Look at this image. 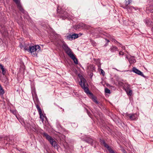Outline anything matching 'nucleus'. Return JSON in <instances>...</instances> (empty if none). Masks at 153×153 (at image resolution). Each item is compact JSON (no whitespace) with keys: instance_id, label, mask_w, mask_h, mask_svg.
I'll return each instance as SVG.
<instances>
[{"instance_id":"nucleus-1","label":"nucleus","mask_w":153,"mask_h":153,"mask_svg":"<svg viewBox=\"0 0 153 153\" xmlns=\"http://www.w3.org/2000/svg\"><path fill=\"white\" fill-rule=\"evenodd\" d=\"M43 135L50 142L52 146L54 148H58V145L57 142L51 136L46 133H44Z\"/></svg>"},{"instance_id":"nucleus-2","label":"nucleus","mask_w":153,"mask_h":153,"mask_svg":"<svg viewBox=\"0 0 153 153\" xmlns=\"http://www.w3.org/2000/svg\"><path fill=\"white\" fill-rule=\"evenodd\" d=\"M29 50L34 56H37V53L40 51V47L39 45L29 47Z\"/></svg>"},{"instance_id":"nucleus-3","label":"nucleus","mask_w":153,"mask_h":153,"mask_svg":"<svg viewBox=\"0 0 153 153\" xmlns=\"http://www.w3.org/2000/svg\"><path fill=\"white\" fill-rule=\"evenodd\" d=\"M79 84L83 89L84 91L87 94H91L89 91V89L87 86V84L86 80L83 78H80V82Z\"/></svg>"},{"instance_id":"nucleus-4","label":"nucleus","mask_w":153,"mask_h":153,"mask_svg":"<svg viewBox=\"0 0 153 153\" xmlns=\"http://www.w3.org/2000/svg\"><path fill=\"white\" fill-rule=\"evenodd\" d=\"M62 48L67 54L70 57L74 54L71 49L68 47V45L65 43H63Z\"/></svg>"},{"instance_id":"nucleus-5","label":"nucleus","mask_w":153,"mask_h":153,"mask_svg":"<svg viewBox=\"0 0 153 153\" xmlns=\"http://www.w3.org/2000/svg\"><path fill=\"white\" fill-rule=\"evenodd\" d=\"M13 1L16 3L17 5V8L19 9V10L21 11L22 13L27 15V13L22 8L20 3V1L19 0H13Z\"/></svg>"},{"instance_id":"nucleus-6","label":"nucleus","mask_w":153,"mask_h":153,"mask_svg":"<svg viewBox=\"0 0 153 153\" xmlns=\"http://www.w3.org/2000/svg\"><path fill=\"white\" fill-rule=\"evenodd\" d=\"M36 107L40 115V118L42 120V121L43 122L44 121V119L45 117L42 114V110L40 108L39 106L37 104L36 105Z\"/></svg>"},{"instance_id":"nucleus-7","label":"nucleus","mask_w":153,"mask_h":153,"mask_svg":"<svg viewBox=\"0 0 153 153\" xmlns=\"http://www.w3.org/2000/svg\"><path fill=\"white\" fill-rule=\"evenodd\" d=\"M127 116L132 120H136L137 118L138 114H128Z\"/></svg>"},{"instance_id":"nucleus-8","label":"nucleus","mask_w":153,"mask_h":153,"mask_svg":"<svg viewBox=\"0 0 153 153\" xmlns=\"http://www.w3.org/2000/svg\"><path fill=\"white\" fill-rule=\"evenodd\" d=\"M132 71L135 73L142 76H144L143 73L135 67H133V68Z\"/></svg>"},{"instance_id":"nucleus-9","label":"nucleus","mask_w":153,"mask_h":153,"mask_svg":"<svg viewBox=\"0 0 153 153\" xmlns=\"http://www.w3.org/2000/svg\"><path fill=\"white\" fill-rule=\"evenodd\" d=\"M78 35L77 34H74L72 35H70L67 36V38L70 40H71L73 39L77 38L78 37Z\"/></svg>"},{"instance_id":"nucleus-10","label":"nucleus","mask_w":153,"mask_h":153,"mask_svg":"<svg viewBox=\"0 0 153 153\" xmlns=\"http://www.w3.org/2000/svg\"><path fill=\"white\" fill-rule=\"evenodd\" d=\"M61 13L62 14L61 15V17L62 19H65L68 17V14L66 12H61Z\"/></svg>"},{"instance_id":"nucleus-11","label":"nucleus","mask_w":153,"mask_h":153,"mask_svg":"<svg viewBox=\"0 0 153 153\" xmlns=\"http://www.w3.org/2000/svg\"><path fill=\"white\" fill-rule=\"evenodd\" d=\"M126 58L128 59L130 64H132L135 63L136 62V60L132 57H131L130 58H128V56H126Z\"/></svg>"},{"instance_id":"nucleus-12","label":"nucleus","mask_w":153,"mask_h":153,"mask_svg":"<svg viewBox=\"0 0 153 153\" xmlns=\"http://www.w3.org/2000/svg\"><path fill=\"white\" fill-rule=\"evenodd\" d=\"M100 142L106 148H107L108 149L109 148H110V147L108 146V145L105 143L104 140H100Z\"/></svg>"},{"instance_id":"nucleus-13","label":"nucleus","mask_w":153,"mask_h":153,"mask_svg":"<svg viewBox=\"0 0 153 153\" xmlns=\"http://www.w3.org/2000/svg\"><path fill=\"white\" fill-rule=\"evenodd\" d=\"M110 50L111 52H114L116 51H118V48L116 46H112L110 49Z\"/></svg>"},{"instance_id":"nucleus-14","label":"nucleus","mask_w":153,"mask_h":153,"mask_svg":"<svg viewBox=\"0 0 153 153\" xmlns=\"http://www.w3.org/2000/svg\"><path fill=\"white\" fill-rule=\"evenodd\" d=\"M123 8L127 9L128 11L129 10H132L133 8H134V7L132 6H128V5L127 6L123 5Z\"/></svg>"},{"instance_id":"nucleus-15","label":"nucleus","mask_w":153,"mask_h":153,"mask_svg":"<svg viewBox=\"0 0 153 153\" xmlns=\"http://www.w3.org/2000/svg\"><path fill=\"white\" fill-rule=\"evenodd\" d=\"M85 140L86 142L90 144L91 145L93 143V140L90 138H86Z\"/></svg>"},{"instance_id":"nucleus-16","label":"nucleus","mask_w":153,"mask_h":153,"mask_svg":"<svg viewBox=\"0 0 153 153\" xmlns=\"http://www.w3.org/2000/svg\"><path fill=\"white\" fill-rule=\"evenodd\" d=\"M70 58L74 61L75 63L76 64H78L77 59L75 57L74 54L73 56H71Z\"/></svg>"},{"instance_id":"nucleus-17","label":"nucleus","mask_w":153,"mask_h":153,"mask_svg":"<svg viewBox=\"0 0 153 153\" xmlns=\"http://www.w3.org/2000/svg\"><path fill=\"white\" fill-rule=\"evenodd\" d=\"M0 68L2 71V73L3 75H4L6 74V71L4 69L3 66L1 64H0Z\"/></svg>"},{"instance_id":"nucleus-18","label":"nucleus","mask_w":153,"mask_h":153,"mask_svg":"<svg viewBox=\"0 0 153 153\" xmlns=\"http://www.w3.org/2000/svg\"><path fill=\"white\" fill-rule=\"evenodd\" d=\"M131 0H125V4L124 5L127 6L131 3Z\"/></svg>"},{"instance_id":"nucleus-19","label":"nucleus","mask_w":153,"mask_h":153,"mask_svg":"<svg viewBox=\"0 0 153 153\" xmlns=\"http://www.w3.org/2000/svg\"><path fill=\"white\" fill-rule=\"evenodd\" d=\"M126 91L127 93V94L128 95L131 96L132 94V91L131 90H129V91L128 90H126Z\"/></svg>"},{"instance_id":"nucleus-20","label":"nucleus","mask_w":153,"mask_h":153,"mask_svg":"<svg viewBox=\"0 0 153 153\" xmlns=\"http://www.w3.org/2000/svg\"><path fill=\"white\" fill-rule=\"evenodd\" d=\"M152 22L150 21H149L148 20H147L146 22V23L147 25L148 26H150V25H152Z\"/></svg>"},{"instance_id":"nucleus-21","label":"nucleus","mask_w":153,"mask_h":153,"mask_svg":"<svg viewBox=\"0 0 153 153\" xmlns=\"http://www.w3.org/2000/svg\"><path fill=\"white\" fill-rule=\"evenodd\" d=\"M105 92L108 94H110L111 93L110 91L107 88H105Z\"/></svg>"},{"instance_id":"nucleus-22","label":"nucleus","mask_w":153,"mask_h":153,"mask_svg":"<svg viewBox=\"0 0 153 153\" xmlns=\"http://www.w3.org/2000/svg\"><path fill=\"white\" fill-rule=\"evenodd\" d=\"M93 100L96 104H98V102L97 101V99L96 98H93Z\"/></svg>"},{"instance_id":"nucleus-23","label":"nucleus","mask_w":153,"mask_h":153,"mask_svg":"<svg viewBox=\"0 0 153 153\" xmlns=\"http://www.w3.org/2000/svg\"><path fill=\"white\" fill-rule=\"evenodd\" d=\"M108 150L110 153H115L114 151L111 148Z\"/></svg>"},{"instance_id":"nucleus-24","label":"nucleus","mask_w":153,"mask_h":153,"mask_svg":"<svg viewBox=\"0 0 153 153\" xmlns=\"http://www.w3.org/2000/svg\"><path fill=\"white\" fill-rule=\"evenodd\" d=\"M121 48L124 50L127 53H128L127 51H126V50L125 49V46H123L122 45H121L120 46Z\"/></svg>"},{"instance_id":"nucleus-25","label":"nucleus","mask_w":153,"mask_h":153,"mask_svg":"<svg viewBox=\"0 0 153 153\" xmlns=\"http://www.w3.org/2000/svg\"><path fill=\"white\" fill-rule=\"evenodd\" d=\"M119 54L120 55H124V53L122 52V51H120L119 52Z\"/></svg>"},{"instance_id":"nucleus-26","label":"nucleus","mask_w":153,"mask_h":153,"mask_svg":"<svg viewBox=\"0 0 153 153\" xmlns=\"http://www.w3.org/2000/svg\"><path fill=\"white\" fill-rule=\"evenodd\" d=\"M100 71H101V73L102 74V75H103V76L105 74V72L102 69H101Z\"/></svg>"},{"instance_id":"nucleus-27","label":"nucleus","mask_w":153,"mask_h":153,"mask_svg":"<svg viewBox=\"0 0 153 153\" xmlns=\"http://www.w3.org/2000/svg\"><path fill=\"white\" fill-rule=\"evenodd\" d=\"M13 113L14 114H16V111H13Z\"/></svg>"},{"instance_id":"nucleus-28","label":"nucleus","mask_w":153,"mask_h":153,"mask_svg":"<svg viewBox=\"0 0 153 153\" xmlns=\"http://www.w3.org/2000/svg\"><path fill=\"white\" fill-rule=\"evenodd\" d=\"M106 40L108 42H109V40H107V39H106Z\"/></svg>"},{"instance_id":"nucleus-29","label":"nucleus","mask_w":153,"mask_h":153,"mask_svg":"<svg viewBox=\"0 0 153 153\" xmlns=\"http://www.w3.org/2000/svg\"><path fill=\"white\" fill-rule=\"evenodd\" d=\"M98 29H99V30H100V28H99Z\"/></svg>"},{"instance_id":"nucleus-30","label":"nucleus","mask_w":153,"mask_h":153,"mask_svg":"<svg viewBox=\"0 0 153 153\" xmlns=\"http://www.w3.org/2000/svg\"><path fill=\"white\" fill-rule=\"evenodd\" d=\"M2 138L1 137H0V140Z\"/></svg>"},{"instance_id":"nucleus-31","label":"nucleus","mask_w":153,"mask_h":153,"mask_svg":"<svg viewBox=\"0 0 153 153\" xmlns=\"http://www.w3.org/2000/svg\"><path fill=\"white\" fill-rule=\"evenodd\" d=\"M99 33H101V32H100H100H99Z\"/></svg>"}]
</instances>
